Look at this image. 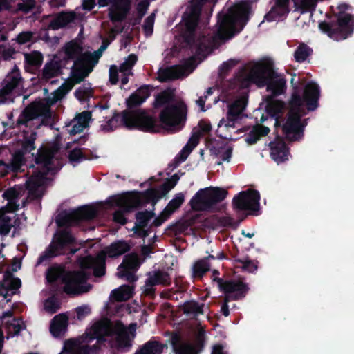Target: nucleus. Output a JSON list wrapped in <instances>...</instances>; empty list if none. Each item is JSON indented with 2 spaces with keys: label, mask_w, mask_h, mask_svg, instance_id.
<instances>
[{
  "label": "nucleus",
  "mask_w": 354,
  "mask_h": 354,
  "mask_svg": "<svg viewBox=\"0 0 354 354\" xmlns=\"http://www.w3.org/2000/svg\"><path fill=\"white\" fill-rule=\"evenodd\" d=\"M61 53L64 59L73 60L74 64L69 79L46 98L48 106L62 100L75 84L82 82L93 71L100 57V54L97 52L91 53L85 49L81 41L76 39L66 43Z\"/></svg>",
  "instance_id": "obj_1"
},
{
  "label": "nucleus",
  "mask_w": 354,
  "mask_h": 354,
  "mask_svg": "<svg viewBox=\"0 0 354 354\" xmlns=\"http://www.w3.org/2000/svg\"><path fill=\"white\" fill-rule=\"evenodd\" d=\"M319 96L318 86L313 82L306 85L303 97L297 94L292 95L290 109L282 127L288 139L295 140L301 137L305 123L301 120V117L306 114V109L308 111L315 109Z\"/></svg>",
  "instance_id": "obj_2"
},
{
  "label": "nucleus",
  "mask_w": 354,
  "mask_h": 354,
  "mask_svg": "<svg viewBox=\"0 0 354 354\" xmlns=\"http://www.w3.org/2000/svg\"><path fill=\"white\" fill-rule=\"evenodd\" d=\"M153 104L156 108L164 106L160 119L165 129L173 132L182 129L187 111L183 102H174L171 93L165 91L156 97Z\"/></svg>",
  "instance_id": "obj_3"
},
{
  "label": "nucleus",
  "mask_w": 354,
  "mask_h": 354,
  "mask_svg": "<svg viewBox=\"0 0 354 354\" xmlns=\"http://www.w3.org/2000/svg\"><path fill=\"white\" fill-rule=\"evenodd\" d=\"M57 160L54 151L50 149H42L38 152L36 158L35 169L28 180L26 182L28 197L34 199L41 197L48 183V172L53 169Z\"/></svg>",
  "instance_id": "obj_4"
},
{
  "label": "nucleus",
  "mask_w": 354,
  "mask_h": 354,
  "mask_svg": "<svg viewBox=\"0 0 354 354\" xmlns=\"http://www.w3.org/2000/svg\"><path fill=\"white\" fill-rule=\"evenodd\" d=\"M248 7L245 3L235 5L225 15H219L216 37L221 39L232 37L239 32L248 19Z\"/></svg>",
  "instance_id": "obj_5"
},
{
  "label": "nucleus",
  "mask_w": 354,
  "mask_h": 354,
  "mask_svg": "<svg viewBox=\"0 0 354 354\" xmlns=\"http://www.w3.org/2000/svg\"><path fill=\"white\" fill-rule=\"evenodd\" d=\"M136 330V324H131L128 328L121 323H116L113 327L108 319H103L93 324L91 331L94 338H100L113 333L115 335V346L124 348L131 346V342L134 338Z\"/></svg>",
  "instance_id": "obj_6"
},
{
  "label": "nucleus",
  "mask_w": 354,
  "mask_h": 354,
  "mask_svg": "<svg viewBox=\"0 0 354 354\" xmlns=\"http://www.w3.org/2000/svg\"><path fill=\"white\" fill-rule=\"evenodd\" d=\"M250 79L258 85H267V90L273 95L283 93L286 81L281 75L276 74L269 64L258 63L254 65L250 71Z\"/></svg>",
  "instance_id": "obj_7"
},
{
  "label": "nucleus",
  "mask_w": 354,
  "mask_h": 354,
  "mask_svg": "<svg viewBox=\"0 0 354 354\" xmlns=\"http://www.w3.org/2000/svg\"><path fill=\"white\" fill-rule=\"evenodd\" d=\"M130 249L128 243L122 241L113 243L109 247L100 252L95 259L86 257L80 260L81 268L83 270L92 268L96 277H101L105 273V258L116 257L123 254Z\"/></svg>",
  "instance_id": "obj_8"
},
{
  "label": "nucleus",
  "mask_w": 354,
  "mask_h": 354,
  "mask_svg": "<svg viewBox=\"0 0 354 354\" xmlns=\"http://www.w3.org/2000/svg\"><path fill=\"white\" fill-rule=\"evenodd\" d=\"M121 121L128 129H138L145 131L157 132L159 127L156 124L153 118L147 114L145 111L139 110L135 112H124L121 117L119 115L113 117L109 122V128L104 127L106 130H111L116 127L118 120Z\"/></svg>",
  "instance_id": "obj_9"
},
{
  "label": "nucleus",
  "mask_w": 354,
  "mask_h": 354,
  "mask_svg": "<svg viewBox=\"0 0 354 354\" xmlns=\"http://www.w3.org/2000/svg\"><path fill=\"white\" fill-rule=\"evenodd\" d=\"M20 193L19 187H13L7 190L3 194L8 202L6 207L0 209V234L1 236H7L11 229L17 225L14 212L20 206V203H17L19 200Z\"/></svg>",
  "instance_id": "obj_10"
},
{
  "label": "nucleus",
  "mask_w": 354,
  "mask_h": 354,
  "mask_svg": "<svg viewBox=\"0 0 354 354\" xmlns=\"http://www.w3.org/2000/svg\"><path fill=\"white\" fill-rule=\"evenodd\" d=\"M227 192L219 187H209L201 189L191 199L190 205L195 210H205L223 201Z\"/></svg>",
  "instance_id": "obj_11"
},
{
  "label": "nucleus",
  "mask_w": 354,
  "mask_h": 354,
  "mask_svg": "<svg viewBox=\"0 0 354 354\" xmlns=\"http://www.w3.org/2000/svg\"><path fill=\"white\" fill-rule=\"evenodd\" d=\"M348 8L349 6L346 3H340L337 6L338 21L332 24L328 30L329 37L333 39H344L354 30V16L344 13Z\"/></svg>",
  "instance_id": "obj_12"
},
{
  "label": "nucleus",
  "mask_w": 354,
  "mask_h": 354,
  "mask_svg": "<svg viewBox=\"0 0 354 354\" xmlns=\"http://www.w3.org/2000/svg\"><path fill=\"white\" fill-rule=\"evenodd\" d=\"M87 275L83 270L66 274L63 278L64 292L73 295L88 292L91 286L86 283Z\"/></svg>",
  "instance_id": "obj_13"
},
{
  "label": "nucleus",
  "mask_w": 354,
  "mask_h": 354,
  "mask_svg": "<svg viewBox=\"0 0 354 354\" xmlns=\"http://www.w3.org/2000/svg\"><path fill=\"white\" fill-rule=\"evenodd\" d=\"M137 62V57L133 54L128 56L124 62L118 68L113 65L109 68V81L112 84H115L120 78L123 85L127 84L128 77L131 75V69Z\"/></svg>",
  "instance_id": "obj_14"
},
{
  "label": "nucleus",
  "mask_w": 354,
  "mask_h": 354,
  "mask_svg": "<svg viewBox=\"0 0 354 354\" xmlns=\"http://www.w3.org/2000/svg\"><path fill=\"white\" fill-rule=\"evenodd\" d=\"M260 196L258 192L248 190L239 193L233 199V206L240 210H257Z\"/></svg>",
  "instance_id": "obj_15"
},
{
  "label": "nucleus",
  "mask_w": 354,
  "mask_h": 354,
  "mask_svg": "<svg viewBox=\"0 0 354 354\" xmlns=\"http://www.w3.org/2000/svg\"><path fill=\"white\" fill-rule=\"evenodd\" d=\"M87 337H79V338H71L66 340L64 342V346L62 352L59 354L62 353H75V354H88L92 352L91 347L94 346H88V341L85 342V340L87 339ZM92 338H88V340H91Z\"/></svg>",
  "instance_id": "obj_16"
},
{
  "label": "nucleus",
  "mask_w": 354,
  "mask_h": 354,
  "mask_svg": "<svg viewBox=\"0 0 354 354\" xmlns=\"http://www.w3.org/2000/svg\"><path fill=\"white\" fill-rule=\"evenodd\" d=\"M96 214L95 210L91 207H83L82 208L66 213L64 216V221L60 216L57 219L59 225L71 224L80 220H88L93 218Z\"/></svg>",
  "instance_id": "obj_17"
},
{
  "label": "nucleus",
  "mask_w": 354,
  "mask_h": 354,
  "mask_svg": "<svg viewBox=\"0 0 354 354\" xmlns=\"http://www.w3.org/2000/svg\"><path fill=\"white\" fill-rule=\"evenodd\" d=\"M207 0H192L183 16V23L187 31L192 32L195 28L201 7Z\"/></svg>",
  "instance_id": "obj_18"
},
{
  "label": "nucleus",
  "mask_w": 354,
  "mask_h": 354,
  "mask_svg": "<svg viewBox=\"0 0 354 354\" xmlns=\"http://www.w3.org/2000/svg\"><path fill=\"white\" fill-rule=\"evenodd\" d=\"M219 288L226 294L225 301L236 299L243 295L246 291L245 286L239 281H218Z\"/></svg>",
  "instance_id": "obj_19"
},
{
  "label": "nucleus",
  "mask_w": 354,
  "mask_h": 354,
  "mask_svg": "<svg viewBox=\"0 0 354 354\" xmlns=\"http://www.w3.org/2000/svg\"><path fill=\"white\" fill-rule=\"evenodd\" d=\"M1 319L8 333L7 338L18 335L21 330L26 328L24 323L21 319L13 317L11 311L4 313Z\"/></svg>",
  "instance_id": "obj_20"
},
{
  "label": "nucleus",
  "mask_w": 354,
  "mask_h": 354,
  "mask_svg": "<svg viewBox=\"0 0 354 354\" xmlns=\"http://www.w3.org/2000/svg\"><path fill=\"white\" fill-rule=\"evenodd\" d=\"M140 262L135 254H131L125 257L123 263L118 268L117 275L120 278L126 277L128 281H134L135 277L129 273L130 270L136 269Z\"/></svg>",
  "instance_id": "obj_21"
},
{
  "label": "nucleus",
  "mask_w": 354,
  "mask_h": 354,
  "mask_svg": "<svg viewBox=\"0 0 354 354\" xmlns=\"http://www.w3.org/2000/svg\"><path fill=\"white\" fill-rule=\"evenodd\" d=\"M131 0H112L109 7V17L113 21L122 20L130 7Z\"/></svg>",
  "instance_id": "obj_22"
},
{
  "label": "nucleus",
  "mask_w": 354,
  "mask_h": 354,
  "mask_svg": "<svg viewBox=\"0 0 354 354\" xmlns=\"http://www.w3.org/2000/svg\"><path fill=\"white\" fill-rule=\"evenodd\" d=\"M111 203L114 205L123 208L125 212H129L140 204V198L137 194L129 193L113 196L111 198Z\"/></svg>",
  "instance_id": "obj_23"
},
{
  "label": "nucleus",
  "mask_w": 354,
  "mask_h": 354,
  "mask_svg": "<svg viewBox=\"0 0 354 354\" xmlns=\"http://www.w3.org/2000/svg\"><path fill=\"white\" fill-rule=\"evenodd\" d=\"M270 156L277 164L288 159L289 153L283 140H277L270 142Z\"/></svg>",
  "instance_id": "obj_24"
},
{
  "label": "nucleus",
  "mask_w": 354,
  "mask_h": 354,
  "mask_svg": "<svg viewBox=\"0 0 354 354\" xmlns=\"http://www.w3.org/2000/svg\"><path fill=\"white\" fill-rule=\"evenodd\" d=\"M21 80L19 70L15 67L4 79L2 87L0 88V96H4L9 94L15 87H17Z\"/></svg>",
  "instance_id": "obj_25"
},
{
  "label": "nucleus",
  "mask_w": 354,
  "mask_h": 354,
  "mask_svg": "<svg viewBox=\"0 0 354 354\" xmlns=\"http://www.w3.org/2000/svg\"><path fill=\"white\" fill-rule=\"evenodd\" d=\"M194 58L192 57L188 61V64L185 66H176L166 69L164 71L165 77L169 80L178 79L189 74L194 69L192 66Z\"/></svg>",
  "instance_id": "obj_26"
},
{
  "label": "nucleus",
  "mask_w": 354,
  "mask_h": 354,
  "mask_svg": "<svg viewBox=\"0 0 354 354\" xmlns=\"http://www.w3.org/2000/svg\"><path fill=\"white\" fill-rule=\"evenodd\" d=\"M91 119V113L89 111H83L76 115L70 122L71 129L69 130L71 134L80 133L88 127Z\"/></svg>",
  "instance_id": "obj_27"
},
{
  "label": "nucleus",
  "mask_w": 354,
  "mask_h": 354,
  "mask_svg": "<svg viewBox=\"0 0 354 354\" xmlns=\"http://www.w3.org/2000/svg\"><path fill=\"white\" fill-rule=\"evenodd\" d=\"M75 241L74 237L67 232H62L58 234L56 240L50 245L49 252L52 256H57L62 253L64 247L72 243Z\"/></svg>",
  "instance_id": "obj_28"
},
{
  "label": "nucleus",
  "mask_w": 354,
  "mask_h": 354,
  "mask_svg": "<svg viewBox=\"0 0 354 354\" xmlns=\"http://www.w3.org/2000/svg\"><path fill=\"white\" fill-rule=\"evenodd\" d=\"M68 326V317L64 314H59L54 317L51 321L50 330L54 337L63 335Z\"/></svg>",
  "instance_id": "obj_29"
},
{
  "label": "nucleus",
  "mask_w": 354,
  "mask_h": 354,
  "mask_svg": "<svg viewBox=\"0 0 354 354\" xmlns=\"http://www.w3.org/2000/svg\"><path fill=\"white\" fill-rule=\"evenodd\" d=\"M290 0H277L275 6L266 15L268 20H277L289 12Z\"/></svg>",
  "instance_id": "obj_30"
},
{
  "label": "nucleus",
  "mask_w": 354,
  "mask_h": 354,
  "mask_svg": "<svg viewBox=\"0 0 354 354\" xmlns=\"http://www.w3.org/2000/svg\"><path fill=\"white\" fill-rule=\"evenodd\" d=\"M170 278L169 274L165 272L156 271L149 273L148 277L145 282V286L147 290H151V288L159 285L169 284Z\"/></svg>",
  "instance_id": "obj_31"
},
{
  "label": "nucleus",
  "mask_w": 354,
  "mask_h": 354,
  "mask_svg": "<svg viewBox=\"0 0 354 354\" xmlns=\"http://www.w3.org/2000/svg\"><path fill=\"white\" fill-rule=\"evenodd\" d=\"M149 90L147 86L140 87L127 100L128 106L133 107L141 104L149 96Z\"/></svg>",
  "instance_id": "obj_32"
},
{
  "label": "nucleus",
  "mask_w": 354,
  "mask_h": 354,
  "mask_svg": "<svg viewBox=\"0 0 354 354\" xmlns=\"http://www.w3.org/2000/svg\"><path fill=\"white\" fill-rule=\"evenodd\" d=\"M166 344H160L158 342H149L146 343L136 354H159L166 353L167 350Z\"/></svg>",
  "instance_id": "obj_33"
},
{
  "label": "nucleus",
  "mask_w": 354,
  "mask_h": 354,
  "mask_svg": "<svg viewBox=\"0 0 354 354\" xmlns=\"http://www.w3.org/2000/svg\"><path fill=\"white\" fill-rule=\"evenodd\" d=\"M75 15L73 12H62L51 23L53 29H58L68 25L75 19Z\"/></svg>",
  "instance_id": "obj_34"
},
{
  "label": "nucleus",
  "mask_w": 354,
  "mask_h": 354,
  "mask_svg": "<svg viewBox=\"0 0 354 354\" xmlns=\"http://www.w3.org/2000/svg\"><path fill=\"white\" fill-rule=\"evenodd\" d=\"M237 119L238 118L234 116H230L227 113L226 118H223L218 123L217 131L219 135L224 138H230L227 135H225V131L228 129H234Z\"/></svg>",
  "instance_id": "obj_35"
},
{
  "label": "nucleus",
  "mask_w": 354,
  "mask_h": 354,
  "mask_svg": "<svg viewBox=\"0 0 354 354\" xmlns=\"http://www.w3.org/2000/svg\"><path fill=\"white\" fill-rule=\"evenodd\" d=\"M113 298L118 301H126L133 295V288L129 286H122L112 291Z\"/></svg>",
  "instance_id": "obj_36"
},
{
  "label": "nucleus",
  "mask_w": 354,
  "mask_h": 354,
  "mask_svg": "<svg viewBox=\"0 0 354 354\" xmlns=\"http://www.w3.org/2000/svg\"><path fill=\"white\" fill-rule=\"evenodd\" d=\"M247 104V97L243 95L234 102L230 106L227 113L229 115H232L239 118V115L244 110Z\"/></svg>",
  "instance_id": "obj_37"
},
{
  "label": "nucleus",
  "mask_w": 354,
  "mask_h": 354,
  "mask_svg": "<svg viewBox=\"0 0 354 354\" xmlns=\"http://www.w3.org/2000/svg\"><path fill=\"white\" fill-rule=\"evenodd\" d=\"M200 137V133H198V131L196 129H194V132L189 140L187 145L183 147L180 152V156H183L182 158V160H185L188 155L190 153V152L192 151V149L197 145L198 142V139Z\"/></svg>",
  "instance_id": "obj_38"
},
{
  "label": "nucleus",
  "mask_w": 354,
  "mask_h": 354,
  "mask_svg": "<svg viewBox=\"0 0 354 354\" xmlns=\"http://www.w3.org/2000/svg\"><path fill=\"white\" fill-rule=\"evenodd\" d=\"M269 131L270 129L267 127L257 125L252 129L245 140L250 144H253L256 142L261 136L268 134Z\"/></svg>",
  "instance_id": "obj_39"
},
{
  "label": "nucleus",
  "mask_w": 354,
  "mask_h": 354,
  "mask_svg": "<svg viewBox=\"0 0 354 354\" xmlns=\"http://www.w3.org/2000/svg\"><path fill=\"white\" fill-rule=\"evenodd\" d=\"M60 72V68L56 61L48 62L43 69V78L48 80L57 76Z\"/></svg>",
  "instance_id": "obj_40"
},
{
  "label": "nucleus",
  "mask_w": 354,
  "mask_h": 354,
  "mask_svg": "<svg viewBox=\"0 0 354 354\" xmlns=\"http://www.w3.org/2000/svg\"><path fill=\"white\" fill-rule=\"evenodd\" d=\"M184 195L182 193L176 194L172 200H171L167 207L163 211V214L167 216L171 215L175 210H176L183 203Z\"/></svg>",
  "instance_id": "obj_41"
},
{
  "label": "nucleus",
  "mask_w": 354,
  "mask_h": 354,
  "mask_svg": "<svg viewBox=\"0 0 354 354\" xmlns=\"http://www.w3.org/2000/svg\"><path fill=\"white\" fill-rule=\"evenodd\" d=\"M266 109L272 117H277L283 109L282 102L278 100H268L266 102Z\"/></svg>",
  "instance_id": "obj_42"
},
{
  "label": "nucleus",
  "mask_w": 354,
  "mask_h": 354,
  "mask_svg": "<svg viewBox=\"0 0 354 354\" xmlns=\"http://www.w3.org/2000/svg\"><path fill=\"white\" fill-rule=\"evenodd\" d=\"M317 0H295V10L301 13L314 10Z\"/></svg>",
  "instance_id": "obj_43"
},
{
  "label": "nucleus",
  "mask_w": 354,
  "mask_h": 354,
  "mask_svg": "<svg viewBox=\"0 0 354 354\" xmlns=\"http://www.w3.org/2000/svg\"><path fill=\"white\" fill-rule=\"evenodd\" d=\"M153 216V214L150 212H138L136 214L137 222L136 225L133 227V230L137 232L138 229L145 226L147 221Z\"/></svg>",
  "instance_id": "obj_44"
},
{
  "label": "nucleus",
  "mask_w": 354,
  "mask_h": 354,
  "mask_svg": "<svg viewBox=\"0 0 354 354\" xmlns=\"http://www.w3.org/2000/svg\"><path fill=\"white\" fill-rule=\"evenodd\" d=\"M209 265L207 263V260L198 261L193 266V276L194 277H201L205 272L209 270Z\"/></svg>",
  "instance_id": "obj_45"
},
{
  "label": "nucleus",
  "mask_w": 354,
  "mask_h": 354,
  "mask_svg": "<svg viewBox=\"0 0 354 354\" xmlns=\"http://www.w3.org/2000/svg\"><path fill=\"white\" fill-rule=\"evenodd\" d=\"M232 155V149L230 147L224 146L219 148L215 154L217 164L221 165L222 161L229 162Z\"/></svg>",
  "instance_id": "obj_46"
},
{
  "label": "nucleus",
  "mask_w": 354,
  "mask_h": 354,
  "mask_svg": "<svg viewBox=\"0 0 354 354\" xmlns=\"http://www.w3.org/2000/svg\"><path fill=\"white\" fill-rule=\"evenodd\" d=\"M311 53V50L305 44L299 45L295 52V60L298 62L305 61Z\"/></svg>",
  "instance_id": "obj_47"
},
{
  "label": "nucleus",
  "mask_w": 354,
  "mask_h": 354,
  "mask_svg": "<svg viewBox=\"0 0 354 354\" xmlns=\"http://www.w3.org/2000/svg\"><path fill=\"white\" fill-rule=\"evenodd\" d=\"M26 61L31 65L37 66L40 65L42 62V55L37 51L30 53H26L24 55Z\"/></svg>",
  "instance_id": "obj_48"
},
{
  "label": "nucleus",
  "mask_w": 354,
  "mask_h": 354,
  "mask_svg": "<svg viewBox=\"0 0 354 354\" xmlns=\"http://www.w3.org/2000/svg\"><path fill=\"white\" fill-rule=\"evenodd\" d=\"M23 164V156L20 152L16 153L12 158V160L10 165H8V169L14 171H17L20 169L21 166Z\"/></svg>",
  "instance_id": "obj_49"
},
{
  "label": "nucleus",
  "mask_w": 354,
  "mask_h": 354,
  "mask_svg": "<svg viewBox=\"0 0 354 354\" xmlns=\"http://www.w3.org/2000/svg\"><path fill=\"white\" fill-rule=\"evenodd\" d=\"M155 16V12H153L145 20L143 29L147 36L151 35L153 32Z\"/></svg>",
  "instance_id": "obj_50"
},
{
  "label": "nucleus",
  "mask_w": 354,
  "mask_h": 354,
  "mask_svg": "<svg viewBox=\"0 0 354 354\" xmlns=\"http://www.w3.org/2000/svg\"><path fill=\"white\" fill-rule=\"evenodd\" d=\"M35 6V0H21L17 4V10L21 11L24 13L30 12Z\"/></svg>",
  "instance_id": "obj_51"
},
{
  "label": "nucleus",
  "mask_w": 354,
  "mask_h": 354,
  "mask_svg": "<svg viewBox=\"0 0 354 354\" xmlns=\"http://www.w3.org/2000/svg\"><path fill=\"white\" fill-rule=\"evenodd\" d=\"M1 53L0 57H1L5 60H8L13 57L15 54V50L10 46H1L0 45Z\"/></svg>",
  "instance_id": "obj_52"
},
{
  "label": "nucleus",
  "mask_w": 354,
  "mask_h": 354,
  "mask_svg": "<svg viewBox=\"0 0 354 354\" xmlns=\"http://www.w3.org/2000/svg\"><path fill=\"white\" fill-rule=\"evenodd\" d=\"M62 274V270L58 267H53L48 270L46 279L48 281L53 282L59 278Z\"/></svg>",
  "instance_id": "obj_53"
},
{
  "label": "nucleus",
  "mask_w": 354,
  "mask_h": 354,
  "mask_svg": "<svg viewBox=\"0 0 354 354\" xmlns=\"http://www.w3.org/2000/svg\"><path fill=\"white\" fill-rule=\"evenodd\" d=\"M199 351L195 349L190 344L182 343L177 354H196Z\"/></svg>",
  "instance_id": "obj_54"
},
{
  "label": "nucleus",
  "mask_w": 354,
  "mask_h": 354,
  "mask_svg": "<svg viewBox=\"0 0 354 354\" xmlns=\"http://www.w3.org/2000/svg\"><path fill=\"white\" fill-rule=\"evenodd\" d=\"M33 37V33L30 31H25L19 33L15 41L19 44H24L30 41Z\"/></svg>",
  "instance_id": "obj_55"
},
{
  "label": "nucleus",
  "mask_w": 354,
  "mask_h": 354,
  "mask_svg": "<svg viewBox=\"0 0 354 354\" xmlns=\"http://www.w3.org/2000/svg\"><path fill=\"white\" fill-rule=\"evenodd\" d=\"M83 159L82 152L80 149H73L69 154V160L72 163H77Z\"/></svg>",
  "instance_id": "obj_56"
},
{
  "label": "nucleus",
  "mask_w": 354,
  "mask_h": 354,
  "mask_svg": "<svg viewBox=\"0 0 354 354\" xmlns=\"http://www.w3.org/2000/svg\"><path fill=\"white\" fill-rule=\"evenodd\" d=\"M149 6V0H142L140 2L138 3L136 7V12L140 18L146 13V11Z\"/></svg>",
  "instance_id": "obj_57"
},
{
  "label": "nucleus",
  "mask_w": 354,
  "mask_h": 354,
  "mask_svg": "<svg viewBox=\"0 0 354 354\" xmlns=\"http://www.w3.org/2000/svg\"><path fill=\"white\" fill-rule=\"evenodd\" d=\"M57 306L55 305L52 299H47L45 301L44 309L46 311L53 314L57 311Z\"/></svg>",
  "instance_id": "obj_58"
},
{
  "label": "nucleus",
  "mask_w": 354,
  "mask_h": 354,
  "mask_svg": "<svg viewBox=\"0 0 354 354\" xmlns=\"http://www.w3.org/2000/svg\"><path fill=\"white\" fill-rule=\"evenodd\" d=\"M195 129H197L198 131V133H200V135L201 133H206V132H208L210 131L211 129V126L210 124L207 122H205V121H201L199 123H198V125L197 127H196Z\"/></svg>",
  "instance_id": "obj_59"
},
{
  "label": "nucleus",
  "mask_w": 354,
  "mask_h": 354,
  "mask_svg": "<svg viewBox=\"0 0 354 354\" xmlns=\"http://www.w3.org/2000/svg\"><path fill=\"white\" fill-rule=\"evenodd\" d=\"M90 308L88 306H82L76 308V313L79 319L90 313Z\"/></svg>",
  "instance_id": "obj_60"
},
{
  "label": "nucleus",
  "mask_w": 354,
  "mask_h": 354,
  "mask_svg": "<svg viewBox=\"0 0 354 354\" xmlns=\"http://www.w3.org/2000/svg\"><path fill=\"white\" fill-rule=\"evenodd\" d=\"M14 3V0H0V11L10 10Z\"/></svg>",
  "instance_id": "obj_61"
},
{
  "label": "nucleus",
  "mask_w": 354,
  "mask_h": 354,
  "mask_svg": "<svg viewBox=\"0 0 354 354\" xmlns=\"http://www.w3.org/2000/svg\"><path fill=\"white\" fill-rule=\"evenodd\" d=\"M113 219L115 222L124 225L126 223L127 220L124 216L123 212L121 211H116L113 216Z\"/></svg>",
  "instance_id": "obj_62"
},
{
  "label": "nucleus",
  "mask_w": 354,
  "mask_h": 354,
  "mask_svg": "<svg viewBox=\"0 0 354 354\" xmlns=\"http://www.w3.org/2000/svg\"><path fill=\"white\" fill-rule=\"evenodd\" d=\"M202 306H200L199 304L195 303V302H190L187 304V308L192 312L196 313H202Z\"/></svg>",
  "instance_id": "obj_63"
},
{
  "label": "nucleus",
  "mask_w": 354,
  "mask_h": 354,
  "mask_svg": "<svg viewBox=\"0 0 354 354\" xmlns=\"http://www.w3.org/2000/svg\"><path fill=\"white\" fill-rule=\"evenodd\" d=\"M242 268L250 272H254L257 270V266L250 261L243 263Z\"/></svg>",
  "instance_id": "obj_64"
}]
</instances>
